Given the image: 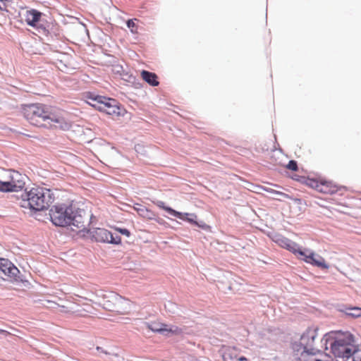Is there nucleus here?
Here are the masks:
<instances>
[{
  "mask_svg": "<svg viewBox=\"0 0 361 361\" xmlns=\"http://www.w3.org/2000/svg\"><path fill=\"white\" fill-rule=\"evenodd\" d=\"M25 119L32 125L42 127L44 122L52 126L67 130L71 125L64 117V111L42 103L25 104L22 107Z\"/></svg>",
  "mask_w": 361,
  "mask_h": 361,
  "instance_id": "f257e3e1",
  "label": "nucleus"
},
{
  "mask_svg": "<svg viewBox=\"0 0 361 361\" xmlns=\"http://www.w3.org/2000/svg\"><path fill=\"white\" fill-rule=\"evenodd\" d=\"M322 341L326 350L327 345H330L331 352L336 357L349 360L355 350V339L349 332L331 331L324 336Z\"/></svg>",
  "mask_w": 361,
  "mask_h": 361,
  "instance_id": "f03ea898",
  "label": "nucleus"
},
{
  "mask_svg": "<svg viewBox=\"0 0 361 361\" xmlns=\"http://www.w3.org/2000/svg\"><path fill=\"white\" fill-rule=\"evenodd\" d=\"M54 200L53 194L50 190L35 186L26 189L21 194V206L35 211L47 209Z\"/></svg>",
  "mask_w": 361,
  "mask_h": 361,
  "instance_id": "7ed1b4c3",
  "label": "nucleus"
},
{
  "mask_svg": "<svg viewBox=\"0 0 361 361\" xmlns=\"http://www.w3.org/2000/svg\"><path fill=\"white\" fill-rule=\"evenodd\" d=\"M42 16V12L32 8L26 11L25 20L28 25L35 28L43 35L46 40L54 42L60 37L59 26L44 20Z\"/></svg>",
  "mask_w": 361,
  "mask_h": 361,
  "instance_id": "20e7f679",
  "label": "nucleus"
},
{
  "mask_svg": "<svg viewBox=\"0 0 361 361\" xmlns=\"http://www.w3.org/2000/svg\"><path fill=\"white\" fill-rule=\"evenodd\" d=\"M102 307L116 314L127 315L132 310L133 302L115 292H107L102 295Z\"/></svg>",
  "mask_w": 361,
  "mask_h": 361,
  "instance_id": "39448f33",
  "label": "nucleus"
},
{
  "mask_svg": "<svg viewBox=\"0 0 361 361\" xmlns=\"http://www.w3.org/2000/svg\"><path fill=\"white\" fill-rule=\"evenodd\" d=\"M26 176L17 171L11 170L6 173L4 180H0V190L16 192L22 190L25 185Z\"/></svg>",
  "mask_w": 361,
  "mask_h": 361,
  "instance_id": "423d86ee",
  "label": "nucleus"
},
{
  "mask_svg": "<svg viewBox=\"0 0 361 361\" xmlns=\"http://www.w3.org/2000/svg\"><path fill=\"white\" fill-rule=\"evenodd\" d=\"M73 214L72 207L66 205H55L49 210L51 222L58 226H67Z\"/></svg>",
  "mask_w": 361,
  "mask_h": 361,
  "instance_id": "0eeeda50",
  "label": "nucleus"
},
{
  "mask_svg": "<svg viewBox=\"0 0 361 361\" xmlns=\"http://www.w3.org/2000/svg\"><path fill=\"white\" fill-rule=\"evenodd\" d=\"M90 221V215L86 214L85 211L79 210L73 214L71 217V222L68 226H71V229L77 233L89 232Z\"/></svg>",
  "mask_w": 361,
  "mask_h": 361,
  "instance_id": "6e6552de",
  "label": "nucleus"
},
{
  "mask_svg": "<svg viewBox=\"0 0 361 361\" xmlns=\"http://www.w3.org/2000/svg\"><path fill=\"white\" fill-rule=\"evenodd\" d=\"M307 185L317 190L319 192L324 194L332 195L337 192L341 188L331 180H326L324 178L318 179H308L307 180Z\"/></svg>",
  "mask_w": 361,
  "mask_h": 361,
  "instance_id": "1a4fd4ad",
  "label": "nucleus"
},
{
  "mask_svg": "<svg viewBox=\"0 0 361 361\" xmlns=\"http://www.w3.org/2000/svg\"><path fill=\"white\" fill-rule=\"evenodd\" d=\"M297 355L299 361H329L330 358L326 353L307 346Z\"/></svg>",
  "mask_w": 361,
  "mask_h": 361,
  "instance_id": "9d476101",
  "label": "nucleus"
},
{
  "mask_svg": "<svg viewBox=\"0 0 361 361\" xmlns=\"http://www.w3.org/2000/svg\"><path fill=\"white\" fill-rule=\"evenodd\" d=\"M93 107L109 115L119 116L121 114V108L114 99L104 97L102 102H97L93 104Z\"/></svg>",
  "mask_w": 361,
  "mask_h": 361,
  "instance_id": "9b49d317",
  "label": "nucleus"
},
{
  "mask_svg": "<svg viewBox=\"0 0 361 361\" xmlns=\"http://www.w3.org/2000/svg\"><path fill=\"white\" fill-rule=\"evenodd\" d=\"M153 202L158 207L166 211V212L173 215L175 217H177L183 221H188L192 224L196 225L199 227H203V226L200 225L198 224V222L196 221L195 219H197V215L195 214L181 213V212H177L175 209H172L171 207L166 206L165 203L162 201H157V202Z\"/></svg>",
  "mask_w": 361,
  "mask_h": 361,
  "instance_id": "f8f14e48",
  "label": "nucleus"
},
{
  "mask_svg": "<svg viewBox=\"0 0 361 361\" xmlns=\"http://www.w3.org/2000/svg\"><path fill=\"white\" fill-rule=\"evenodd\" d=\"M91 235L97 242L112 244H119L121 243V238L119 236L114 238L112 233L105 228H97L91 232Z\"/></svg>",
  "mask_w": 361,
  "mask_h": 361,
  "instance_id": "ddd939ff",
  "label": "nucleus"
},
{
  "mask_svg": "<svg viewBox=\"0 0 361 361\" xmlns=\"http://www.w3.org/2000/svg\"><path fill=\"white\" fill-rule=\"evenodd\" d=\"M146 326L153 332L161 333L164 335H180L183 333L182 329L178 326H172L169 328L167 324L158 322L147 323Z\"/></svg>",
  "mask_w": 361,
  "mask_h": 361,
  "instance_id": "4468645a",
  "label": "nucleus"
},
{
  "mask_svg": "<svg viewBox=\"0 0 361 361\" xmlns=\"http://www.w3.org/2000/svg\"><path fill=\"white\" fill-rule=\"evenodd\" d=\"M274 241L282 248H284L295 255H304V252L300 249L299 245L283 235H276L274 238Z\"/></svg>",
  "mask_w": 361,
  "mask_h": 361,
  "instance_id": "2eb2a0df",
  "label": "nucleus"
},
{
  "mask_svg": "<svg viewBox=\"0 0 361 361\" xmlns=\"http://www.w3.org/2000/svg\"><path fill=\"white\" fill-rule=\"evenodd\" d=\"M274 241L282 248H284L295 255H304V252L300 249L299 245L283 235H276L274 238Z\"/></svg>",
  "mask_w": 361,
  "mask_h": 361,
  "instance_id": "dca6fc26",
  "label": "nucleus"
},
{
  "mask_svg": "<svg viewBox=\"0 0 361 361\" xmlns=\"http://www.w3.org/2000/svg\"><path fill=\"white\" fill-rule=\"evenodd\" d=\"M304 252V255H300L302 257V259L308 264H310L313 266L319 267L323 269H329V266L326 262L324 257L316 254L312 251L305 250Z\"/></svg>",
  "mask_w": 361,
  "mask_h": 361,
  "instance_id": "f3484780",
  "label": "nucleus"
},
{
  "mask_svg": "<svg viewBox=\"0 0 361 361\" xmlns=\"http://www.w3.org/2000/svg\"><path fill=\"white\" fill-rule=\"evenodd\" d=\"M59 312L60 314H64L69 317L73 318H85L88 317V314L91 312L87 308H79L74 309L70 307H67L65 305H61L58 307Z\"/></svg>",
  "mask_w": 361,
  "mask_h": 361,
  "instance_id": "a211bd4d",
  "label": "nucleus"
},
{
  "mask_svg": "<svg viewBox=\"0 0 361 361\" xmlns=\"http://www.w3.org/2000/svg\"><path fill=\"white\" fill-rule=\"evenodd\" d=\"M0 271L10 278L16 277L19 272L17 267L8 259L4 258H0Z\"/></svg>",
  "mask_w": 361,
  "mask_h": 361,
  "instance_id": "6ab92c4d",
  "label": "nucleus"
},
{
  "mask_svg": "<svg viewBox=\"0 0 361 361\" xmlns=\"http://www.w3.org/2000/svg\"><path fill=\"white\" fill-rule=\"evenodd\" d=\"M317 336V329L316 328H308L301 336V345L308 348H312L314 339Z\"/></svg>",
  "mask_w": 361,
  "mask_h": 361,
  "instance_id": "aec40b11",
  "label": "nucleus"
},
{
  "mask_svg": "<svg viewBox=\"0 0 361 361\" xmlns=\"http://www.w3.org/2000/svg\"><path fill=\"white\" fill-rule=\"evenodd\" d=\"M238 352L235 348L226 347L222 354L223 361H236Z\"/></svg>",
  "mask_w": 361,
  "mask_h": 361,
  "instance_id": "412c9836",
  "label": "nucleus"
},
{
  "mask_svg": "<svg viewBox=\"0 0 361 361\" xmlns=\"http://www.w3.org/2000/svg\"><path fill=\"white\" fill-rule=\"evenodd\" d=\"M141 77L143 80L152 86H157L159 83L157 80V75L154 73L142 71L141 72Z\"/></svg>",
  "mask_w": 361,
  "mask_h": 361,
  "instance_id": "4be33fe9",
  "label": "nucleus"
},
{
  "mask_svg": "<svg viewBox=\"0 0 361 361\" xmlns=\"http://www.w3.org/2000/svg\"><path fill=\"white\" fill-rule=\"evenodd\" d=\"M135 209L140 216L147 219H154L157 216V214L154 212H152L150 209H148L147 207L144 206L135 207Z\"/></svg>",
  "mask_w": 361,
  "mask_h": 361,
  "instance_id": "5701e85b",
  "label": "nucleus"
},
{
  "mask_svg": "<svg viewBox=\"0 0 361 361\" xmlns=\"http://www.w3.org/2000/svg\"><path fill=\"white\" fill-rule=\"evenodd\" d=\"M345 314L351 317H361V308L357 307H349L345 310Z\"/></svg>",
  "mask_w": 361,
  "mask_h": 361,
  "instance_id": "b1692460",
  "label": "nucleus"
},
{
  "mask_svg": "<svg viewBox=\"0 0 361 361\" xmlns=\"http://www.w3.org/2000/svg\"><path fill=\"white\" fill-rule=\"evenodd\" d=\"M85 97L91 101L88 102V104L92 106L94 104L97 103V102H102V99L104 98V97L102 96H95L90 92L87 93Z\"/></svg>",
  "mask_w": 361,
  "mask_h": 361,
  "instance_id": "393cba45",
  "label": "nucleus"
},
{
  "mask_svg": "<svg viewBox=\"0 0 361 361\" xmlns=\"http://www.w3.org/2000/svg\"><path fill=\"white\" fill-rule=\"evenodd\" d=\"M44 302L47 303V305L43 304V307H46L47 309H51V310L56 309L59 306V304H58L57 302H56L54 301L50 300H44Z\"/></svg>",
  "mask_w": 361,
  "mask_h": 361,
  "instance_id": "a878e982",
  "label": "nucleus"
},
{
  "mask_svg": "<svg viewBox=\"0 0 361 361\" xmlns=\"http://www.w3.org/2000/svg\"><path fill=\"white\" fill-rule=\"evenodd\" d=\"M350 360L351 361H361V350H354Z\"/></svg>",
  "mask_w": 361,
  "mask_h": 361,
  "instance_id": "bb28decb",
  "label": "nucleus"
},
{
  "mask_svg": "<svg viewBox=\"0 0 361 361\" xmlns=\"http://www.w3.org/2000/svg\"><path fill=\"white\" fill-rule=\"evenodd\" d=\"M286 168L293 171H296L298 169L297 161L294 160L290 161L288 164L286 165Z\"/></svg>",
  "mask_w": 361,
  "mask_h": 361,
  "instance_id": "cd10ccee",
  "label": "nucleus"
},
{
  "mask_svg": "<svg viewBox=\"0 0 361 361\" xmlns=\"http://www.w3.org/2000/svg\"><path fill=\"white\" fill-rule=\"evenodd\" d=\"M135 20H137L136 18L134 19H128L126 21V25L127 27L131 30L132 32L134 31V28L136 27V25L135 23Z\"/></svg>",
  "mask_w": 361,
  "mask_h": 361,
  "instance_id": "c85d7f7f",
  "label": "nucleus"
},
{
  "mask_svg": "<svg viewBox=\"0 0 361 361\" xmlns=\"http://www.w3.org/2000/svg\"><path fill=\"white\" fill-rule=\"evenodd\" d=\"M276 195H278L279 197H276L275 199L276 200H281V198H283V199H290V197L288 195L284 193V192H280V191H277L276 192Z\"/></svg>",
  "mask_w": 361,
  "mask_h": 361,
  "instance_id": "c756f323",
  "label": "nucleus"
},
{
  "mask_svg": "<svg viewBox=\"0 0 361 361\" xmlns=\"http://www.w3.org/2000/svg\"><path fill=\"white\" fill-rule=\"evenodd\" d=\"M96 350H97V351L101 352V353H104V354H106V355L109 354L106 350H103L101 347H99V346H97V347L96 348Z\"/></svg>",
  "mask_w": 361,
  "mask_h": 361,
  "instance_id": "7c9ffc66",
  "label": "nucleus"
},
{
  "mask_svg": "<svg viewBox=\"0 0 361 361\" xmlns=\"http://www.w3.org/2000/svg\"><path fill=\"white\" fill-rule=\"evenodd\" d=\"M120 232L123 234L128 235V236L130 235V232L127 229H121Z\"/></svg>",
  "mask_w": 361,
  "mask_h": 361,
  "instance_id": "2f4dec72",
  "label": "nucleus"
},
{
  "mask_svg": "<svg viewBox=\"0 0 361 361\" xmlns=\"http://www.w3.org/2000/svg\"><path fill=\"white\" fill-rule=\"evenodd\" d=\"M264 190H265V191H267V192H268L269 193H272V194H276V190H273L271 188H266Z\"/></svg>",
  "mask_w": 361,
  "mask_h": 361,
  "instance_id": "473e14b6",
  "label": "nucleus"
},
{
  "mask_svg": "<svg viewBox=\"0 0 361 361\" xmlns=\"http://www.w3.org/2000/svg\"><path fill=\"white\" fill-rule=\"evenodd\" d=\"M237 360H238V361H245V360H247V358L243 357V356H240H240L238 355Z\"/></svg>",
  "mask_w": 361,
  "mask_h": 361,
  "instance_id": "72a5a7b5",
  "label": "nucleus"
},
{
  "mask_svg": "<svg viewBox=\"0 0 361 361\" xmlns=\"http://www.w3.org/2000/svg\"><path fill=\"white\" fill-rule=\"evenodd\" d=\"M0 333L1 334H5V335H10L11 333L6 331V330H3V329H0Z\"/></svg>",
  "mask_w": 361,
  "mask_h": 361,
  "instance_id": "f704fd0d",
  "label": "nucleus"
},
{
  "mask_svg": "<svg viewBox=\"0 0 361 361\" xmlns=\"http://www.w3.org/2000/svg\"><path fill=\"white\" fill-rule=\"evenodd\" d=\"M8 0H0V2L3 4V6H5L4 2L7 1Z\"/></svg>",
  "mask_w": 361,
  "mask_h": 361,
  "instance_id": "c9c22d12",
  "label": "nucleus"
},
{
  "mask_svg": "<svg viewBox=\"0 0 361 361\" xmlns=\"http://www.w3.org/2000/svg\"><path fill=\"white\" fill-rule=\"evenodd\" d=\"M44 45L49 46L50 44L49 43H44Z\"/></svg>",
  "mask_w": 361,
  "mask_h": 361,
  "instance_id": "e433bc0d",
  "label": "nucleus"
},
{
  "mask_svg": "<svg viewBox=\"0 0 361 361\" xmlns=\"http://www.w3.org/2000/svg\"><path fill=\"white\" fill-rule=\"evenodd\" d=\"M0 9H2L1 5L0 4Z\"/></svg>",
  "mask_w": 361,
  "mask_h": 361,
  "instance_id": "4c0bfd02",
  "label": "nucleus"
}]
</instances>
